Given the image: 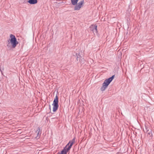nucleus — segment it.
<instances>
[{"instance_id": "obj_1", "label": "nucleus", "mask_w": 154, "mask_h": 154, "mask_svg": "<svg viewBox=\"0 0 154 154\" xmlns=\"http://www.w3.org/2000/svg\"><path fill=\"white\" fill-rule=\"evenodd\" d=\"M7 46L8 48H14L18 44V42L17 41L15 36L12 34H11L10 38L8 40Z\"/></svg>"}, {"instance_id": "obj_2", "label": "nucleus", "mask_w": 154, "mask_h": 154, "mask_svg": "<svg viewBox=\"0 0 154 154\" xmlns=\"http://www.w3.org/2000/svg\"><path fill=\"white\" fill-rule=\"evenodd\" d=\"M75 138H74L72 140H70L61 151L60 154H66L71 148L73 144L75 143Z\"/></svg>"}, {"instance_id": "obj_3", "label": "nucleus", "mask_w": 154, "mask_h": 154, "mask_svg": "<svg viewBox=\"0 0 154 154\" xmlns=\"http://www.w3.org/2000/svg\"><path fill=\"white\" fill-rule=\"evenodd\" d=\"M114 75H113L111 77L105 80L101 88V90L102 91H104L106 89L108 86L114 78Z\"/></svg>"}, {"instance_id": "obj_4", "label": "nucleus", "mask_w": 154, "mask_h": 154, "mask_svg": "<svg viewBox=\"0 0 154 154\" xmlns=\"http://www.w3.org/2000/svg\"><path fill=\"white\" fill-rule=\"evenodd\" d=\"M58 98L57 96H56L53 101L52 106H53V111L54 112L56 111L58 107Z\"/></svg>"}, {"instance_id": "obj_5", "label": "nucleus", "mask_w": 154, "mask_h": 154, "mask_svg": "<svg viewBox=\"0 0 154 154\" xmlns=\"http://www.w3.org/2000/svg\"><path fill=\"white\" fill-rule=\"evenodd\" d=\"M84 3L83 0L80 2L74 8L75 10H79L80 8L83 6Z\"/></svg>"}, {"instance_id": "obj_6", "label": "nucleus", "mask_w": 154, "mask_h": 154, "mask_svg": "<svg viewBox=\"0 0 154 154\" xmlns=\"http://www.w3.org/2000/svg\"><path fill=\"white\" fill-rule=\"evenodd\" d=\"M91 30L94 33H97V26L96 25H92L90 27Z\"/></svg>"}, {"instance_id": "obj_7", "label": "nucleus", "mask_w": 154, "mask_h": 154, "mask_svg": "<svg viewBox=\"0 0 154 154\" xmlns=\"http://www.w3.org/2000/svg\"><path fill=\"white\" fill-rule=\"evenodd\" d=\"M28 2L30 4H35L37 3V0H29Z\"/></svg>"}, {"instance_id": "obj_8", "label": "nucleus", "mask_w": 154, "mask_h": 154, "mask_svg": "<svg viewBox=\"0 0 154 154\" xmlns=\"http://www.w3.org/2000/svg\"><path fill=\"white\" fill-rule=\"evenodd\" d=\"M148 133H147V136L149 137H152V131L151 130H148L147 131Z\"/></svg>"}, {"instance_id": "obj_9", "label": "nucleus", "mask_w": 154, "mask_h": 154, "mask_svg": "<svg viewBox=\"0 0 154 154\" xmlns=\"http://www.w3.org/2000/svg\"><path fill=\"white\" fill-rule=\"evenodd\" d=\"M79 0H71V3L73 5H75L77 4Z\"/></svg>"}, {"instance_id": "obj_10", "label": "nucleus", "mask_w": 154, "mask_h": 154, "mask_svg": "<svg viewBox=\"0 0 154 154\" xmlns=\"http://www.w3.org/2000/svg\"><path fill=\"white\" fill-rule=\"evenodd\" d=\"M78 58H79V57H77V60H78Z\"/></svg>"}]
</instances>
